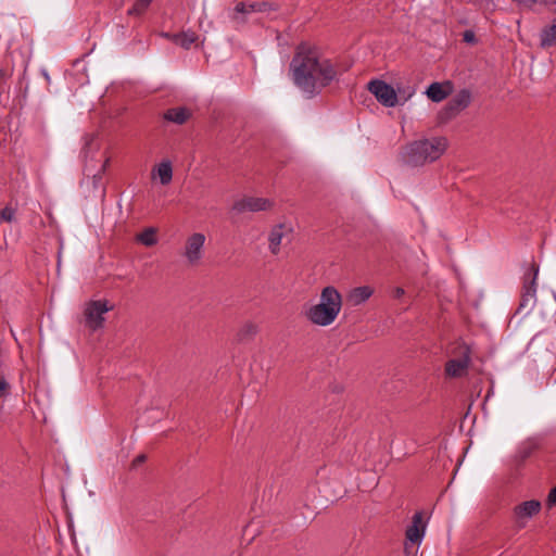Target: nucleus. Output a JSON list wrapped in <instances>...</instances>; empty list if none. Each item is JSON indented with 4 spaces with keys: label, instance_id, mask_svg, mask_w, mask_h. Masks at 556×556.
<instances>
[{
    "label": "nucleus",
    "instance_id": "obj_24",
    "mask_svg": "<svg viewBox=\"0 0 556 556\" xmlns=\"http://www.w3.org/2000/svg\"><path fill=\"white\" fill-rule=\"evenodd\" d=\"M16 210L11 206H5L0 211V223L8 222L11 223L15 218Z\"/></svg>",
    "mask_w": 556,
    "mask_h": 556
},
{
    "label": "nucleus",
    "instance_id": "obj_32",
    "mask_svg": "<svg viewBox=\"0 0 556 556\" xmlns=\"http://www.w3.org/2000/svg\"><path fill=\"white\" fill-rule=\"evenodd\" d=\"M465 40L466 41H472L473 40V34L472 33H466L465 34Z\"/></svg>",
    "mask_w": 556,
    "mask_h": 556
},
{
    "label": "nucleus",
    "instance_id": "obj_11",
    "mask_svg": "<svg viewBox=\"0 0 556 556\" xmlns=\"http://www.w3.org/2000/svg\"><path fill=\"white\" fill-rule=\"evenodd\" d=\"M292 228L286 224L275 225L268 235V249L271 254L277 255L285 239H289Z\"/></svg>",
    "mask_w": 556,
    "mask_h": 556
},
{
    "label": "nucleus",
    "instance_id": "obj_4",
    "mask_svg": "<svg viewBox=\"0 0 556 556\" xmlns=\"http://www.w3.org/2000/svg\"><path fill=\"white\" fill-rule=\"evenodd\" d=\"M471 348L465 343H457L451 351V358L445 364V375L450 378H460L467 374L471 363Z\"/></svg>",
    "mask_w": 556,
    "mask_h": 556
},
{
    "label": "nucleus",
    "instance_id": "obj_30",
    "mask_svg": "<svg viewBox=\"0 0 556 556\" xmlns=\"http://www.w3.org/2000/svg\"><path fill=\"white\" fill-rule=\"evenodd\" d=\"M109 163H110V159H106V160L104 161V163H103V165H102V167H101L100 172H99L97 175H94V176H93V178H94V179H96V178L101 179V175L105 172L106 166L109 165Z\"/></svg>",
    "mask_w": 556,
    "mask_h": 556
},
{
    "label": "nucleus",
    "instance_id": "obj_6",
    "mask_svg": "<svg viewBox=\"0 0 556 556\" xmlns=\"http://www.w3.org/2000/svg\"><path fill=\"white\" fill-rule=\"evenodd\" d=\"M111 309L113 306L108 301H89L84 309L86 326L93 331L102 328L105 321L104 314Z\"/></svg>",
    "mask_w": 556,
    "mask_h": 556
},
{
    "label": "nucleus",
    "instance_id": "obj_19",
    "mask_svg": "<svg viewBox=\"0 0 556 556\" xmlns=\"http://www.w3.org/2000/svg\"><path fill=\"white\" fill-rule=\"evenodd\" d=\"M471 101V94L468 90L464 89L459 91L448 103L447 109L451 112H459L466 109Z\"/></svg>",
    "mask_w": 556,
    "mask_h": 556
},
{
    "label": "nucleus",
    "instance_id": "obj_25",
    "mask_svg": "<svg viewBox=\"0 0 556 556\" xmlns=\"http://www.w3.org/2000/svg\"><path fill=\"white\" fill-rule=\"evenodd\" d=\"M521 9L532 10L536 4L543 3L542 0H511Z\"/></svg>",
    "mask_w": 556,
    "mask_h": 556
},
{
    "label": "nucleus",
    "instance_id": "obj_17",
    "mask_svg": "<svg viewBox=\"0 0 556 556\" xmlns=\"http://www.w3.org/2000/svg\"><path fill=\"white\" fill-rule=\"evenodd\" d=\"M191 117V112L187 108H172L164 112L163 118L167 122L182 125Z\"/></svg>",
    "mask_w": 556,
    "mask_h": 556
},
{
    "label": "nucleus",
    "instance_id": "obj_33",
    "mask_svg": "<svg viewBox=\"0 0 556 556\" xmlns=\"http://www.w3.org/2000/svg\"><path fill=\"white\" fill-rule=\"evenodd\" d=\"M144 458H146V457H144V455H139V456L136 458V462L141 463V462H143V460H144Z\"/></svg>",
    "mask_w": 556,
    "mask_h": 556
},
{
    "label": "nucleus",
    "instance_id": "obj_18",
    "mask_svg": "<svg viewBox=\"0 0 556 556\" xmlns=\"http://www.w3.org/2000/svg\"><path fill=\"white\" fill-rule=\"evenodd\" d=\"M451 92V86L450 83H446L445 85L440 83H432L427 91L426 94L428 98L433 102H441L443 101Z\"/></svg>",
    "mask_w": 556,
    "mask_h": 556
},
{
    "label": "nucleus",
    "instance_id": "obj_21",
    "mask_svg": "<svg viewBox=\"0 0 556 556\" xmlns=\"http://www.w3.org/2000/svg\"><path fill=\"white\" fill-rule=\"evenodd\" d=\"M197 40L198 36L193 31H186L173 36V41L184 49H189Z\"/></svg>",
    "mask_w": 556,
    "mask_h": 556
},
{
    "label": "nucleus",
    "instance_id": "obj_23",
    "mask_svg": "<svg viewBox=\"0 0 556 556\" xmlns=\"http://www.w3.org/2000/svg\"><path fill=\"white\" fill-rule=\"evenodd\" d=\"M153 0H136L135 4L128 10V15H141L146 12Z\"/></svg>",
    "mask_w": 556,
    "mask_h": 556
},
{
    "label": "nucleus",
    "instance_id": "obj_9",
    "mask_svg": "<svg viewBox=\"0 0 556 556\" xmlns=\"http://www.w3.org/2000/svg\"><path fill=\"white\" fill-rule=\"evenodd\" d=\"M368 90L376 99L387 108H393L399 103L394 88L383 80L375 79L368 84Z\"/></svg>",
    "mask_w": 556,
    "mask_h": 556
},
{
    "label": "nucleus",
    "instance_id": "obj_16",
    "mask_svg": "<svg viewBox=\"0 0 556 556\" xmlns=\"http://www.w3.org/2000/svg\"><path fill=\"white\" fill-rule=\"evenodd\" d=\"M151 178H159L162 185H168L173 179L172 163L169 161H163L157 164L151 172Z\"/></svg>",
    "mask_w": 556,
    "mask_h": 556
},
{
    "label": "nucleus",
    "instance_id": "obj_8",
    "mask_svg": "<svg viewBox=\"0 0 556 556\" xmlns=\"http://www.w3.org/2000/svg\"><path fill=\"white\" fill-rule=\"evenodd\" d=\"M206 237L202 232L190 235L185 242L181 255L190 266L199 265L204 253Z\"/></svg>",
    "mask_w": 556,
    "mask_h": 556
},
{
    "label": "nucleus",
    "instance_id": "obj_26",
    "mask_svg": "<svg viewBox=\"0 0 556 556\" xmlns=\"http://www.w3.org/2000/svg\"><path fill=\"white\" fill-rule=\"evenodd\" d=\"M258 331V328L253 323H247L243 325L241 332L247 336H255Z\"/></svg>",
    "mask_w": 556,
    "mask_h": 556
},
{
    "label": "nucleus",
    "instance_id": "obj_13",
    "mask_svg": "<svg viewBox=\"0 0 556 556\" xmlns=\"http://www.w3.org/2000/svg\"><path fill=\"white\" fill-rule=\"evenodd\" d=\"M425 535V527L422 526L421 515L415 514L412 525L406 530L405 552L408 553V544H420Z\"/></svg>",
    "mask_w": 556,
    "mask_h": 556
},
{
    "label": "nucleus",
    "instance_id": "obj_1",
    "mask_svg": "<svg viewBox=\"0 0 556 556\" xmlns=\"http://www.w3.org/2000/svg\"><path fill=\"white\" fill-rule=\"evenodd\" d=\"M294 85L307 97L313 98L337 79L333 63L319 54L317 49L300 45L290 63Z\"/></svg>",
    "mask_w": 556,
    "mask_h": 556
},
{
    "label": "nucleus",
    "instance_id": "obj_27",
    "mask_svg": "<svg viewBox=\"0 0 556 556\" xmlns=\"http://www.w3.org/2000/svg\"><path fill=\"white\" fill-rule=\"evenodd\" d=\"M10 389L9 382L4 379V377L0 376V397L4 396Z\"/></svg>",
    "mask_w": 556,
    "mask_h": 556
},
{
    "label": "nucleus",
    "instance_id": "obj_5",
    "mask_svg": "<svg viewBox=\"0 0 556 556\" xmlns=\"http://www.w3.org/2000/svg\"><path fill=\"white\" fill-rule=\"evenodd\" d=\"M276 8L266 1H255L251 3L238 2L229 13L230 21L236 27L244 25L253 13H264L274 11Z\"/></svg>",
    "mask_w": 556,
    "mask_h": 556
},
{
    "label": "nucleus",
    "instance_id": "obj_34",
    "mask_svg": "<svg viewBox=\"0 0 556 556\" xmlns=\"http://www.w3.org/2000/svg\"><path fill=\"white\" fill-rule=\"evenodd\" d=\"M414 91L408 92V94L404 98V102L413 96Z\"/></svg>",
    "mask_w": 556,
    "mask_h": 556
},
{
    "label": "nucleus",
    "instance_id": "obj_10",
    "mask_svg": "<svg viewBox=\"0 0 556 556\" xmlns=\"http://www.w3.org/2000/svg\"><path fill=\"white\" fill-rule=\"evenodd\" d=\"M274 203L269 199L247 197L236 201L232 210L237 213L268 211Z\"/></svg>",
    "mask_w": 556,
    "mask_h": 556
},
{
    "label": "nucleus",
    "instance_id": "obj_3",
    "mask_svg": "<svg viewBox=\"0 0 556 556\" xmlns=\"http://www.w3.org/2000/svg\"><path fill=\"white\" fill-rule=\"evenodd\" d=\"M446 148L447 140L444 137L419 139L406 146L402 159L407 165L421 166L438 160Z\"/></svg>",
    "mask_w": 556,
    "mask_h": 556
},
{
    "label": "nucleus",
    "instance_id": "obj_12",
    "mask_svg": "<svg viewBox=\"0 0 556 556\" xmlns=\"http://www.w3.org/2000/svg\"><path fill=\"white\" fill-rule=\"evenodd\" d=\"M540 447V441L536 438H528L519 443L514 455V463L521 465L532 456Z\"/></svg>",
    "mask_w": 556,
    "mask_h": 556
},
{
    "label": "nucleus",
    "instance_id": "obj_14",
    "mask_svg": "<svg viewBox=\"0 0 556 556\" xmlns=\"http://www.w3.org/2000/svg\"><path fill=\"white\" fill-rule=\"evenodd\" d=\"M541 509V503L535 500L527 501L515 507V515L519 528H523L526 523L522 519L531 518L536 515Z\"/></svg>",
    "mask_w": 556,
    "mask_h": 556
},
{
    "label": "nucleus",
    "instance_id": "obj_2",
    "mask_svg": "<svg viewBox=\"0 0 556 556\" xmlns=\"http://www.w3.org/2000/svg\"><path fill=\"white\" fill-rule=\"evenodd\" d=\"M342 308V295L332 286L325 287L319 295V302L308 306L304 316L313 325L327 327L334 323Z\"/></svg>",
    "mask_w": 556,
    "mask_h": 556
},
{
    "label": "nucleus",
    "instance_id": "obj_15",
    "mask_svg": "<svg viewBox=\"0 0 556 556\" xmlns=\"http://www.w3.org/2000/svg\"><path fill=\"white\" fill-rule=\"evenodd\" d=\"M374 294V289L369 286H361L353 288L346 295V301L352 306L364 304Z\"/></svg>",
    "mask_w": 556,
    "mask_h": 556
},
{
    "label": "nucleus",
    "instance_id": "obj_7",
    "mask_svg": "<svg viewBox=\"0 0 556 556\" xmlns=\"http://www.w3.org/2000/svg\"><path fill=\"white\" fill-rule=\"evenodd\" d=\"M539 267L532 265L528 275H526L521 299L518 306V312L529 314L536 303V277Z\"/></svg>",
    "mask_w": 556,
    "mask_h": 556
},
{
    "label": "nucleus",
    "instance_id": "obj_29",
    "mask_svg": "<svg viewBox=\"0 0 556 556\" xmlns=\"http://www.w3.org/2000/svg\"><path fill=\"white\" fill-rule=\"evenodd\" d=\"M546 503L549 507L556 505V486L549 491Z\"/></svg>",
    "mask_w": 556,
    "mask_h": 556
},
{
    "label": "nucleus",
    "instance_id": "obj_20",
    "mask_svg": "<svg viewBox=\"0 0 556 556\" xmlns=\"http://www.w3.org/2000/svg\"><path fill=\"white\" fill-rule=\"evenodd\" d=\"M540 43L542 48H548L556 45V18L553 20L551 25L541 30Z\"/></svg>",
    "mask_w": 556,
    "mask_h": 556
},
{
    "label": "nucleus",
    "instance_id": "obj_22",
    "mask_svg": "<svg viewBox=\"0 0 556 556\" xmlns=\"http://www.w3.org/2000/svg\"><path fill=\"white\" fill-rule=\"evenodd\" d=\"M137 240L146 247H153L157 243L156 229L153 227L146 228L137 236Z\"/></svg>",
    "mask_w": 556,
    "mask_h": 556
},
{
    "label": "nucleus",
    "instance_id": "obj_28",
    "mask_svg": "<svg viewBox=\"0 0 556 556\" xmlns=\"http://www.w3.org/2000/svg\"><path fill=\"white\" fill-rule=\"evenodd\" d=\"M13 68H0V83H3L11 78Z\"/></svg>",
    "mask_w": 556,
    "mask_h": 556
},
{
    "label": "nucleus",
    "instance_id": "obj_31",
    "mask_svg": "<svg viewBox=\"0 0 556 556\" xmlns=\"http://www.w3.org/2000/svg\"><path fill=\"white\" fill-rule=\"evenodd\" d=\"M404 294H405V291L403 288H401V287L394 288V290H393L394 298L399 299V298L403 296Z\"/></svg>",
    "mask_w": 556,
    "mask_h": 556
}]
</instances>
